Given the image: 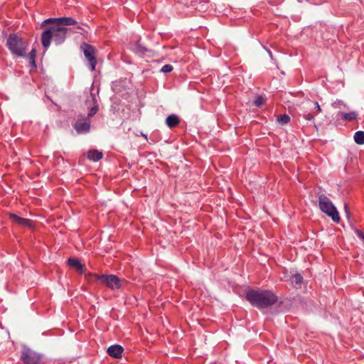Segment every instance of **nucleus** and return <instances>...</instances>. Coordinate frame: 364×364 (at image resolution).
<instances>
[{
	"label": "nucleus",
	"mask_w": 364,
	"mask_h": 364,
	"mask_svg": "<svg viewBox=\"0 0 364 364\" xmlns=\"http://www.w3.org/2000/svg\"><path fill=\"white\" fill-rule=\"evenodd\" d=\"M277 121L279 123H280L282 124H287L290 121V117L289 115H287L286 114H282L278 117Z\"/></svg>",
	"instance_id": "obj_21"
},
{
	"label": "nucleus",
	"mask_w": 364,
	"mask_h": 364,
	"mask_svg": "<svg viewBox=\"0 0 364 364\" xmlns=\"http://www.w3.org/2000/svg\"><path fill=\"white\" fill-rule=\"evenodd\" d=\"M143 136L147 139V136L146 134H143Z\"/></svg>",
	"instance_id": "obj_27"
},
{
	"label": "nucleus",
	"mask_w": 364,
	"mask_h": 364,
	"mask_svg": "<svg viewBox=\"0 0 364 364\" xmlns=\"http://www.w3.org/2000/svg\"><path fill=\"white\" fill-rule=\"evenodd\" d=\"M87 156L88 159H90L92 161L97 162L102 158L103 154H102V152L99 151L98 150L93 149V150H90L87 152Z\"/></svg>",
	"instance_id": "obj_14"
},
{
	"label": "nucleus",
	"mask_w": 364,
	"mask_h": 364,
	"mask_svg": "<svg viewBox=\"0 0 364 364\" xmlns=\"http://www.w3.org/2000/svg\"><path fill=\"white\" fill-rule=\"evenodd\" d=\"M92 100L94 102V106L90 108V109L89 110V112L87 114V116L86 117L87 118H89L90 120L93 116H95L97 114V112L99 109L97 102V99H96L95 96L92 94Z\"/></svg>",
	"instance_id": "obj_15"
},
{
	"label": "nucleus",
	"mask_w": 364,
	"mask_h": 364,
	"mask_svg": "<svg viewBox=\"0 0 364 364\" xmlns=\"http://www.w3.org/2000/svg\"><path fill=\"white\" fill-rule=\"evenodd\" d=\"M172 70H173V66L169 64L164 65L161 69V72L164 73H169Z\"/></svg>",
	"instance_id": "obj_23"
},
{
	"label": "nucleus",
	"mask_w": 364,
	"mask_h": 364,
	"mask_svg": "<svg viewBox=\"0 0 364 364\" xmlns=\"http://www.w3.org/2000/svg\"><path fill=\"white\" fill-rule=\"evenodd\" d=\"M80 48L81 50L83 51L85 57L89 62L90 70L92 71L95 70L97 65L95 48L86 43H83L81 45Z\"/></svg>",
	"instance_id": "obj_8"
},
{
	"label": "nucleus",
	"mask_w": 364,
	"mask_h": 364,
	"mask_svg": "<svg viewBox=\"0 0 364 364\" xmlns=\"http://www.w3.org/2000/svg\"><path fill=\"white\" fill-rule=\"evenodd\" d=\"M321 112L322 109L318 102L309 99L303 101L299 105V114L302 116L304 119L313 122L314 123L315 116Z\"/></svg>",
	"instance_id": "obj_5"
},
{
	"label": "nucleus",
	"mask_w": 364,
	"mask_h": 364,
	"mask_svg": "<svg viewBox=\"0 0 364 364\" xmlns=\"http://www.w3.org/2000/svg\"><path fill=\"white\" fill-rule=\"evenodd\" d=\"M48 23L50 25L43 31L41 35V42L45 50L48 48L52 39L56 45L62 44L65 41L67 33L70 31L65 27L67 26H76L75 32L77 33L82 35L87 33V31L80 26L72 17L49 18L42 22L41 27L46 26Z\"/></svg>",
	"instance_id": "obj_1"
},
{
	"label": "nucleus",
	"mask_w": 364,
	"mask_h": 364,
	"mask_svg": "<svg viewBox=\"0 0 364 364\" xmlns=\"http://www.w3.org/2000/svg\"><path fill=\"white\" fill-rule=\"evenodd\" d=\"M180 123V119L178 115L172 114L168 115L166 119V124L169 128L177 127Z\"/></svg>",
	"instance_id": "obj_13"
},
{
	"label": "nucleus",
	"mask_w": 364,
	"mask_h": 364,
	"mask_svg": "<svg viewBox=\"0 0 364 364\" xmlns=\"http://www.w3.org/2000/svg\"><path fill=\"white\" fill-rule=\"evenodd\" d=\"M344 210H345L346 218L348 219H350V210H349V208H348L347 203L344 204Z\"/></svg>",
	"instance_id": "obj_24"
},
{
	"label": "nucleus",
	"mask_w": 364,
	"mask_h": 364,
	"mask_svg": "<svg viewBox=\"0 0 364 364\" xmlns=\"http://www.w3.org/2000/svg\"><path fill=\"white\" fill-rule=\"evenodd\" d=\"M268 53H269V55L272 57V52L270 50H268Z\"/></svg>",
	"instance_id": "obj_26"
},
{
	"label": "nucleus",
	"mask_w": 364,
	"mask_h": 364,
	"mask_svg": "<svg viewBox=\"0 0 364 364\" xmlns=\"http://www.w3.org/2000/svg\"><path fill=\"white\" fill-rule=\"evenodd\" d=\"M68 264L71 267L75 268L80 274L85 272V266L82 264L80 260L77 258H69L68 259Z\"/></svg>",
	"instance_id": "obj_12"
},
{
	"label": "nucleus",
	"mask_w": 364,
	"mask_h": 364,
	"mask_svg": "<svg viewBox=\"0 0 364 364\" xmlns=\"http://www.w3.org/2000/svg\"><path fill=\"white\" fill-rule=\"evenodd\" d=\"M10 218L13 220L14 223L21 226L28 227L29 228H33V221L30 219L21 218L16 214H11Z\"/></svg>",
	"instance_id": "obj_10"
},
{
	"label": "nucleus",
	"mask_w": 364,
	"mask_h": 364,
	"mask_svg": "<svg viewBox=\"0 0 364 364\" xmlns=\"http://www.w3.org/2000/svg\"><path fill=\"white\" fill-rule=\"evenodd\" d=\"M85 277L89 282H91L93 279L96 282H100L103 286L112 290H118L122 287L120 279L114 274H97L88 273L85 275Z\"/></svg>",
	"instance_id": "obj_4"
},
{
	"label": "nucleus",
	"mask_w": 364,
	"mask_h": 364,
	"mask_svg": "<svg viewBox=\"0 0 364 364\" xmlns=\"http://www.w3.org/2000/svg\"><path fill=\"white\" fill-rule=\"evenodd\" d=\"M91 124L89 118L82 114L77 115V119L73 124V128L77 134H86L90 130Z\"/></svg>",
	"instance_id": "obj_9"
},
{
	"label": "nucleus",
	"mask_w": 364,
	"mask_h": 364,
	"mask_svg": "<svg viewBox=\"0 0 364 364\" xmlns=\"http://www.w3.org/2000/svg\"><path fill=\"white\" fill-rule=\"evenodd\" d=\"M264 102V98L262 95H257L254 100L253 104L255 106L259 107Z\"/></svg>",
	"instance_id": "obj_22"
},
{
	"label": "nucleus",
	"mask_w": 364,
	"mask_h": 364,
	"mask_svg": "<svg viewBox=\"0 0 364 364\" xmlns=\"http://www.w3.org/2000/svg\"><path fill=\"white\" fill-rule=\"evenodd\" d=\"M246 299L252 306L257 309H266L277 301V296L269 290L251 289L246 293Z\"/></svg>",
	"instance_id": "obj_2"
},
{
	"label": "nucleus",
	"mask_w": 364,
	"mask_h": 364,
	"mask_svg": "<svg viewBox=\"0 0 364 364\" xmlns=\"http://www.w3.org/2000/svg\"><path fill=\"white\" fill-rule=\"evenodd\" d=\"M291 283L296 285H300L303 282V277L301 274L297 273L291 276Z\"/></svg>",
	"instance_id": "obj_19"
},
{
	"label": "nucleus",
	"mask_w": 364,
	"mask_h": 364,
	"mask_svg": "<svg viewBox=\"0 0 364 364\" xmlns=\"http://www.w3.org/2000/svg\"><path fill=\"white\" fill-rule=\"evenodd\" d=\"M355 232L358 237L364 240V234L361 230L357 229L355 230Z\"/></svg>",
	"instance_id": "obj_25"
},
{
	"label": "nucleus",
	"mask_w": 364,
	"mask_h": 364,
	"mask_svg": "<svg viewBox=\"0 0 364 364\" xmlns=\"http://www.w3.org/2000/svg\"><path fill=\"white\" fill-rule=\"evenodd\" d=\"M43 355L32 349L24 347L21 352V358L25 364H39Z\"/></svg>",
	"instance_id": "obj_7"
},
{
	"label": "nucleus",
	"mask_w": 364,
	"mask_h": 364,
	"mask_svg": "<svg viewBox=\"0 0 364 364\" xmlns=\"http://www.w3.org/2000/svg\"><path fill=\"white\" fill-rule=\"evenodd\" d=\"M355 142L358 145L364 144V132L357 131L353 136Z\"/></svg>",
	"instance_id": "obj_17"
},
{
	"label": "nucleus",
	"mask_w": 364,
	"mask_h": 364,
	"mask_svg": "<svg viewBox=\"0 0 364 364\" xmlns=\"http://www.w3.org/2000/svg\"><path fill=\"white\" fill-rule=\"evenodd\" d=\"M318 203L322 213L330 217L334 223H340L341 218L336 206L326 195L321 194L318 196Z\"/></svg>",
	"instance_id": "obj_6"
},
{
	"label": "nucleus",
	"mask_w": 364,
	"mask_h": 364,
	"mask_svg": "<svg viewBox=\"0 0 364 364\" xmlns=\"http://www.w3.org/2000/svg\"><path fill=\"white\" fill-rule=\"evenodd\" d=\"M6 46L14 57L25 58L27 55L28 43L17 33L8 36Z\"/></svg>",
	"instance_id": "obj_3"
},
{
	"label": "nucleus",
	"mask_w": 364,
	"mask_h": 364,
	"mask_svg": "<svg viewBox=\"0 0 364 364\" xmlns=\"http://www.w3.org/2000/svg\"><path fill=\"white\" fill-rule=\"evenodd\" d=\"M134 52L139 55H146L147 54V53H149L150 50H148L146 48H145L144 46H143L141 44H140L139 43H137L135 46V48H134Z\"/></svg>",
	"instance_id": "obj_16"
},
{
	"label": "nucleus",
	"mask_w": 364,
	"mask_h": 364,
	"mask_svg": "<svg viewBox=\"0 0 364 364\" xmlns=\"http://www.w3.org/2000/svg\"><path fill=\"white\" fill-rule=\"evenodd\" d=\"M36 53V49H32L31 50V52H29L28 53H27V55L26 56V57H28L29 63L34 68H36V60H35Z\"/></svg>",
	"instance_id": "obj_18"
},
{
	"label": "nucleus",
	"mask_w": 364,
	"mask_h": 364,
	"mask_svg": "<svg viewBox=\"0 0 364 364\" xmlns=\"http://www.w3.org/2000/svg\"><path fill=\"white\" fill-rule=\"evenodd\" d=\"M124 351V348L120 345H112L109 346L107 349V353L110 357L114 358H122V353Z\"/></svg>",
	"instance_id": "obj_11"
},
{
	"label": "nucleus",
	"mask_w": 364,
	"mask_h": 364,
	"mask_svg": "<svg viewBox=\"0 0 364 364\" xmlns=\"http://www.w3.org/2000/svg\"><path fill=\"white\" fill-rule=\"evenodd\" d=\"M357 118V114L354 112L342 113V119L346 121H353Z\"/></svg>",
	"instance_id": "obj_20"
}]
</instances>
